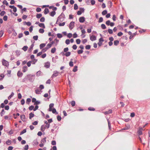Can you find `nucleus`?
Masks as SVG:
<instances>
[{
	"instance_id": "nucleus-1",
	"label": "nucleus",
	"mask_w": 150,
	"mask_h": 150,
	"mask_svg": "<svg viewBox=\"0 0 150 150\" xmlns=\"http://www.w3.org/2000/svg\"><path fill=\"white\" fill-rule=\"evenodd\" d=\"M28 79L30 81V82H33L34 81L35 79V75L34 74L32 75L31 74H29L27 75Z\"/></svg>"
},
{
	"instance_id": "nucleus-2",
	"label": "nucleus",
	"mask_w": 150,
	"mask_h": 150,
	"mask_svg": "<svg viewBox=\"0 0 150 150\" xmlns=\"http://www.w3.org/2000/svg\"><path fill=\"white\" fill-rule=\"evenodd\" d=\"M64 14L63 13H61V14L58 17L57 19V21L56 23V24H57V22L58 21H60V22L62 21L63 20L61 21V19L62 18H64Z\"/></svg>"
},
{
	"instance_id": "nucleus-3",
	"label": "nucleus",
	"mask_w": 150,
	"mask_h": 150,
	"mask_svg": "<svg viewBox=\"0 0 150 150\" xmlns=\"http://www.w3.org/2000/svg\"><path fill=\"white\" fill-rule=\"evenodd\" d=\"M59 73V72L57 71H54L53 72V74L51 76V78H53L56 77L58 75Z\"/></svg>"
},
{
	"instance_id": "nucleus-4",
	"label": "nucleus",
	"mask_w": 150,
	"mask_h": 150,
	"mask_svg": "<svg viewBox=\"0 0 150 150\" xmlns=\"http://www.w3.org/2000/svg\"><path fill=\"white\" fill-rule=\"evenodd\" d=\"M2 63L3 65L6 67H8L9 65L8 62L4 59H2Z\"/></svg>"
},
{
	"instance_id": "nucleus-5",
	"label": "nucleus",
	"mask_w": 150,
	"mask_h": 150,
	"mask_svg": "<svg viewBox=\"0 0 150 150\" xmlns=\"http://www.w3.org/2000/svg\"><path fill=\"white\" fill-rule=\"evenodd\" d=\"M80 11H79L77 12V14L78 15H81L82 13H83L84 11V9L83 8H79Z\"/></svg>"
},
{
	"instance_id": "nucleus-6",
	"label": "nucleus",
	"mask_w": 150,
	"mask_h": 150,
	"mask_svg": "<svg viewBox=\"0 0 150 150\" xmlns=\"http://www.w3.org/2000/svg\"><path fill=\"white\" fill-rule=\"evenodd\" d=\"M74 22L73 21H72L70 22L69 24V27L70 30L72 29L74 26Z\"/></svg>"
},
{
	"instance_id": "nucleus-7",
	"label": "nucleus",
	"mask_w": 150,
	"mask_h": 150,
	"mask_svg": "<svg viewBox=\"0 0 150 150\" xmlns=\"http://www.w3.org/2000/svg\"><path fill=\"white\" fill-rule=\"evenodd\" d=\"M61 53L63 55H65L66 57H67L69 56L71 54V52H67L65 54L63 52H61Z\"/></svg>"
},
{
	"instance_id": "nucleus-8",
	"label": "nucleus",
	"mask_w": 150,
	"mask_h": 150,
	"mask_svg": "<svg viewBox=\"0 0 150 150\" xmlns=\"http://www.w3.org/2000/svg\"><path fill=\"white\" fill-rule=\"evenodd\" d=\"M79 21L81 23H83L85 20L84 17L82 16L79 18Z\"/></svg>"
},
{
	"instance_id": "nucleus-9",
	"label": "nucleus",
	"mask_w": 150,
	"mask_h": 150,
	"mask_svg": "<svg viewBox=\"0 0 150 150\" xmlns=\"http://www.w3.org/2000/svg\"><path fill=\"white\" fill-rule=\"evenodd\" d=\"M130 128V125L129 124L126 125V127L122 129V130H127L129 129Z\"/></svg>"
},
{
	"instance_id": "nucleus-10",
	"label": "nucleus",
	"mask_w": 150,
	"mask_h": 150,
	"mask_svg": "<svg viewBox=\"0 0 150 150\" xmlns=\"http://www.w3.org/2000/svg\"><path fill=\"white\" fill-rule=\"evenodd\" d=\"M143 130V128L140 127L138 130L137 132L139 135H142V131Z\"/></svg>"
},
{
	"instance_id": "nucleus-11",
	"label": "nucleus",
	"mask_w": 150,
	"mask_h": 150,
	"mask_svg": "<svg viewBox=\"0 0 150 150\" xmlns=\"http://www.w3.org/2000/svg\"><path fill=\"white\" fill-rule=\"evenodd\" d=\"M54 104L53 103H50L49 105V108L48 110L49 111H51L52 108L54 106Z\"/></svg>"
},
{
	"instance_id": "nucleus-12",
	"label": "nucleus",
	"mask_w": 150,
	"mask_h": 150,
	"mask_svg": "<svg viewBox=\"0 0 150 150\" xmlns=\"http://www.w3.org/2000/svg\"><path fill=\"white\" fill-rule=\"evenodd\" d=\"M50 66V62H47L45 63V67L47 68H49Z\"/></svg>"
},
{
	"instance_id": "nucleus-13",
	"label": "nucleus",
	"mask_w": 150,
	"mask_h": 150,
	"mask_svg": "<svg viewBox=\"0 0 150 150\" xmlns=\"http://www.w3.org/2000/svg\"><path fill=\"white\" fill-rule=\"evenodd\" d=\"M23 122L25 121V117L24 115H21L20 116Z\"/></svg>"
},
{
	"instance_id": "nucleus-14",
	"label": "nucleus",
	"mask_w": 150,
	"mask_h": 150,
	"mask_svg": "<svg viewBox=\"0 0 150 150\" xmlns=\"http://www.w3.org/2000/svg\"><path fill=\"white\" fill-rule=\"evenodd\" d=\"M90 39L92 41H93L96 40V37L95 36L92 35L91 36Z\"/></svg>"
},
{
	"instance_id": "nucleus-15",
	"label": "nucleus",
	"mask_w": 150,
	"mask_h": 150,
	"mask_svg": "<svg viewBox=\"0 0 150 150\" xmlns=\"http://www.w3.org/2000/svg\"><path fill=\"white\" fill-rule=\"evenodd\" d=\"M17 75L18 77H21L23 75V74L20 71H18L17 73Z\"/></svg>"
},
{
	"instance_id": "nucleus-16",
	"label": "nucleus",
	"mask_w": 150,
	"mask_h": 150,
	"mask_svg": "<svg viewBox=\"0 0 150 150\" xmlns=\"http://www.w3.org/2000/svg\"><path fill=\"white\" fill-rule=\"evenodd\" d=\"M46 45V44L45 43H42L40 45V49H42Z\"/></svg>"
},
{
	"instance_id": "nucleus-17",
	"label": "nucleus",
	"mask_w": 150,
	"mask_h": 150,
	"mask_svg": "<svg viewBox=\"0 0 150 150\" xmlns=\"http://www.w3.org/2000/svg\"><path fill=\"white\" fill-rule=\"evenodd\" d=\"M11 140L8 139L6 141V144L7 145H9L11 144Z\"/></svg>"
},
{
	"instance_id": "nucleus-18",
	"label": "nucleus",
	"mask_w": 150,
	"mask_h": 150,
	"mask_svg": "<svg viewBox=\"0 0 150 150\" xmlns=\"http://www.w3.org/2000/svg\"><path fill=\"white\" fill-rule=\"evenodd\" d=\"M45 127L44 125H42L41 127V130L43 132L45 131Z\"/></svg>"
},
{
	"instance_id": "nucleus-19",
	"label": "nucleus",
	"mask_w": 150,
	"mask_h": 150,
	"mask_svg": "<svg viewBox=\"0 0 150 150\" xmlns=\"http://www.w3.org/2000/svg\"><path fill=\"white\" fill-rule=\"evenodd\" d=\"M49 12V10L48 8H45L44 11V13L45 14H47Z\"/></svg>"
},
{
	"instance_id": "nucleus-20",
	"label": "nucleus",
	"mask_w": 150,
	"mask_h": 150,
	"mask_svg": "<svg viewBox=\"0 0 150 150\" xmlns=\"http://www.w3.org/2000/svg\"><path fill=\"white\" fill-rule=\"evenodd\" d=\"M39 26L40 27L42 28H45V26L44 23H40Z\"/></svg>"
},
{
	"instance_id": "nucleus-21",
	"label": "nucleus",
	"mask_w": 150,
	"mask_h": 150,
	"mask_svg": "<svg viewBox=\"0 0 150 150\" xmlns=\"http://www.w3.org/2000/svg\"><path fill=\"white\" fill-rule=\"evenodd\" d=\"M51 111H52V112L54 114H58V112H57L56 109L54 108H53L52 109Z\"/></svg>"
},
{
	"instance_id": "nucleus-22",
	"label": "nucleus",
	"mask_w": 150,
	"mask_h": 150,
	"mask_svg": "<svg viewBox=\"0 0 150 150\" xmlns=\"http://www.w3.org/2000/svg\"><path fill=\"white\" fill-rule=\"evenodd\" d=\"M56 12L55 11H52L50 13V15L52 17L54 16Z\"/></svg>"
},
{
	"instance_id": "nucleus-23",
	"label": "nucleus",
	"mask_w": 150,
	"mask_h": 150,
	"mask_svg": "<svg viewBox=\"0 0 150 150\" xmlns=\"http://www.w3.org/2000/svg\"><path fill=\"white\" fill-rule=\"evenodd\" d=\"M28 67L26 66H24L23 67V71L24 72H25L27 70Z\"/></svg>"
},
{
	"instance_id": "nucleus-24",
	"label": "nucleus",
	"mask_w": 150,
	"mask_h": 150,
	"mask_svg": "<svg viewBox=\"0 0 150 150\" xmlns=\"http://www.w3.org/2000/svg\"><path fill=\"white\" fill-rule=\"evenodd\" d=\"M34 116V114L32 112H30L29 114V119H31V118Z\"/></svg>"
},
{
	"instance_id": "nucleus-25",
	"label": "nucleus",
	"mask_w": 150,
	"mask_h": 150,
	"mask_svg": "<svg viewBox=\"0 0 150 150\" xmlns=\"http://www.w3.org/2000/svg\"><path fill=\"white\" fill-rule=\"evenodd\" d=\"M78 67L77 66H75L74 67L73 71L74 72H76L77 71Z\"/></svg>"
},
{
	"instance_id": "nucleus-26",
	"label": "nucleus",
	"mask_w": 150,
	"mask_h": 150,
	"mask_svg": "<svg viewBox=\"0 0 150 150\" xmlns=\"http://www.w3.org/2000/svg\"><path fill=\"white\" fill-rule=\"evenodd\" d=\"M46 138L45 137L44 138L42 139L41 141V143H42L44 144V143H45L46 142Z\"/></svg>"
},
{
	"instance_id": "nucleus-27",
	"label": "nucleus",
	"mask_w": 150,
	"mask_h": 150,
	"mask_svg": "<svg viewBox=\"0 0 150 150\" xmlns=\"http://www.w3.org/2000/svg\"><path fill=\"white\" fill-rule=\"evenodd\" d=\"M42 16V14L41 13H38L37 14L36 16V17L37 18H40Z\"/></svg>"
},
{
	"instance_id": "nucleus-28",
	"label": "nucleus",
	"mask_w": 150,
	"mask_h": 150,
	"mask_svg": "<svg viewBox=\"0 0 150 150\" xmlns=\"http://www.w3.org/2000/svg\"><path fill=\"white\" fill-rule=\"evenodd\" d=\"M101 28L103 29H105L106 28V27L105 25V24H102L101 25Z\"/></svg>"
},
{
	"instance_id": "nucleus-29",
	"label": "nucleus",
	"mask_w": 150,
	"mask_h": 150,
	"mask_svg": "<svg viewBox=\"0 0 150 150\" xmlns=\"http://www.w3.org/2000/svg\"><path fill=\"white\" fill-rule=\"evenodd\" d=\"M51 46V44H50V43H48L47 44L45 47L47 50H48L49 48H50Z\"/></svg>"
},
{
	"instance_id": "nucleus-30",
	"label": "nucleus",
	"mask_w": 150,
	"mask_h": 150,
	"mask_svg": "<svg viewBox=\"0 0 150 150\" xmlns=\"http://www.w3.org/2000/svg\"><path fill=\"white\" fill-rule=\"evenodd\" d=\"M119 43V41L118 40H115L114 42V44L115 45H117Z\"/></svg>"
},
{
	"instance_id": "nucleus-31",
	"label": "nucleus",
	"mask_w": 150,
	"mask_h": 150,
	"mask_svg": "<svg viewBox=\"0 0 150 150\" xmlns=\"http://www.w3.org/2000/svg\"><path fill=\"white\" fill-rule=\"evenodd\" d=\"M107 121H108V125L109 129L110 130L111 129V124H110V122L109 121V120H108Z\"/></svg>"
},
{
	"instance_id": "nucleus-32",
	"label": "nucleus",
	"mask_w": 150,
	"mask_h": 150,
	"mask_svg": "<svg viewBox=\"0 0 150 150\" xmlns=\"http://www.w3.org/2000/svg\"><path fill=\"white\" fill-rule=\"evenodd\" d=\"M26 132V129H24L20 133V135H21L25 133Z\"/></svg>"
},
{
	"instance_id": "nucleus-33",
	"label": "nucleus",
	"mask_w": 150,
	"mask_h": 150,
	"mask_svg": "<svg viewBox=\"0 0 150 150\" xmlns=\"http://www.w3.org/2000/svg\"><path fill=\"white\" fill-rule=\"evenodd\" d=\"M16 54L17 56L18 57L20 54V52L19 51L17 50L16 51Z\"/></svg>"
},
{
	"instance_id": "nucleus-34",
	"label": "nucleus",
	"mask_w": 150,
	"mask_h": 150,
	"mask_svg": "<svg viewBox=\"0 0 150 150\" xmlns=\"http://www.w3.org/2000/svg\"><path fill=\"white\" fill-rule=\"evenodd\" d=\"M41 71H39L37 72L36 73V75L37 76H40L41 74Z\"/></svg>"
},
{
	"instance_id": "nucleus-35",
	"label": "nucleus",
	"mask_w": 150,
	"mask_h": 150,
	"mask_svg": "<svg viewBox=\"0 0 150 150\" xmlns=\"http://www.w3.org/2000/svg\"><path fill=\"white\" fill-rule=\"evenodd\" d=\"M4 4H5L7 6L8 5V3L6 0H4L3 2Z\"/></svg>"
},
{
	"instance_id": "nucleus-36",
	"label": "nucleus",
	"mask_w": 150,
	"mask_h": 150,
	"mask_svg": "<svg viewBox=\"0 0 150 150\" xmlns=\"http://www.w3.org/2000/svg\"><path fill=\"white\" fill-rule=\"evenodd\" d=\"M28 47L27 46H24L22 48V49L24 51H26L27 49H28Z\"/></svg>"
},
{
	"instance_id": "nucleus-37",
	"label": "nucleus",
	"mask_w": 150,
	"mask_h": 150,
	"mask_svg": "<svg viewBox=\"0 0 150 150\" xmlns=\"http://www.w3.org/2000/svg\"><path fill=\"white\" fill-rule=\"evenodd\" d=\"M78 8V6L77 4H74V9L75 10L77 9Z\"/></svg>"
},
{
	"instance_id": "nucleus-38",
	"label": "nucleus",
	"mask_w": 150,
	"mask_h": 150,
	"mask_svg": "<svg viewBox=\"0 0 150 150\" xmlns=\"http://www.w3.org/2000/svg\"><path fill=\"white\" fill-rule=\"evenodd\" d=\"M56 48L55 47L52 48L51 50V52L52 53H54L56 51Z\"/></svg>"
},
{
	"instance_id": "nucleus-39",
	"label": "nucleus",
	"mask_w": 150,
	"mask_h": 150,
	"mask_svg": "<svg viewBox=\"0 0 150 150\" xmlns=\"http://www.w3.org/2000/svg\"><path fill=\"white\" fill-rule=\"evenodd\" d=\"M37 60L35 59H34L32 60V61H31L32 62V64H35L37 62Z\"/></svg>"
},
{
	"instance_id": "nucleus-40",
	"label": "nucleus",
	"mask_w": 150,
	"mask_h": 150,
	"mask_svg": "<svg viewBox=\"0 0 150 150\" xmlns=\"http://www.w3.org/2000/svg\"><path fill=\"white\" fill-rule=\"evenodd\" d=\"M39 32L41 33H42L44 32V30L43 29L40 28L39 30Z\"/></svg>"
},
{
	"instance_id": "nucleus-41",
	"label": "nucleus",
	"mask_w": 150,
	"mask_h": 150,
	"mask_svg": "<svg viewBox=\"0 0 150 150\" xmlns=\"http://www.w3.org/2000/svg\"><path fill=\"white\" fill-rule=\"evenodd\" d=\"M103 21V18L102 17H100L99 18V20L98 21V22L99 23H100L102 22Z\"/></svg>"
},
{
	"instance_id": "nucleus-42",
	"label": "nucleus",
	"mask_w": 150,
	"mask_h": 150,
	"mask_svg": "<svg viewBox=\"0 0 150 150\" xmlns=\"http://www.w3.org/2000/svg\"><path fill=\"white\" fill-rule=\"evenodd\" d=\"M31 99L30 98H28L27 99L26 101V103L27 104H29V103L31 101Z\"/></svg>"
},
{
	"instance_id": "nucleus-43",
	"label": "nucleus",
	"mask_w": 150,
	"mask_h": 150,
	"mask_svg": "<svg viewBox=\"0 0 150 150\" xmlns=\"http://www.w3.org/2000/svg\"><path fill=\"white\" fill-rule=\"evenodd\" d=\"M4 74H3L0 75V81L2 80L4 77Z\"/></svg>"
},
{
	"instance_id": "nucleus-44",
	"label": "nucleus",
	"mask_w": 150,
	"mask_h": 150,
	"mask_svg": "<svg viewBox=\"0 0 150 150\" xmlns=\"http://www.w3.org/2000/svg\"><path fill=\"white\" fill-rule=\"evenodd\" d=\"M107 13V11L106 10L103 11L102 13V14L103 15H105Z\"/></svg>"
},
{
	"instance_id": "nucleus-45",
	"label": "nucleus",
	"mask_w": 150,
	"mask_h": 150,
	"mask_svg": "<svg viewBox=\"0 0 150 150\" xmlns=\"http://www.w3.org/2000/svg\"><path fill=\"white\" fill-rule=\"evenodd\" d=\"M40 103V102L39 100H36L35 102L34 103V105H38Z\"/></svg>"
},
{
	"instance_id": "nucleus-46",
	"label": "nucleus",
	"mask_w": 150,
	"mask_h": 150,
	"mask_svg": "<svg viewBox=\"0 0 150 150\" xmlns=\"http://www.w3.org/2000/svg\"><path fill=\"white\" fill-rule=\"evenodd\" d=\"M108 31L109 33L110 34H112L113 33V31L111 29H109Z\"/></svg>"
},
{
	"instance_id": "nucleus-47",
	"label": "nucleus",
	"mask_w": 150,
	"mask_h": 150,
	"mask_svg": "<svg viewBox=\"0 0 150 150\" xmlns=\"http://www.w3.org/2000/svg\"><path fill=\"white\" fill-rule=\"evenodd\" d=\"M91 48V46L90 45H88L86 46L85 48L86 50H89Z\"/></svg>"
},
{
	"instance_id": "nucleus-48",
	"label": "nucleus",
	"mask_w": 150,
	"mask_h": 150,
	"mask_svg": "<svg viewBox=\"0 0 150 150\" xmlns=\"http://www.w3.org/2000/svg\"><path fill=\"white\" fill-rule=\"evenodd\" d=\"M35 93L36 94H40V91L38 89H36L35 90Z\"/></svg>"
},
{
	"instance_id": "nucleus-49",
	"label": "nucleus",
	"mask_w": 150,
	"mask_h": 150,
	"mask_svg": "<svg viewBox=\"0 0 150 150\" xmlns=\"http://www.w3.org/2000/svg\"><path fill=\"white\" fill-rule=\"evenodd\" d=\"M28 79H27V76H25V77L22 80V82H25L26 80Z\"/></svg>"
},
{
	"instance_id": "nucleus-50",
	"label": "nucleus",
	"mask_w": 150,
	"mask_h": 150,
	"mask_svg": "<svg viewBox=\"0 0 150 150\" xmlns=\"http://www.w3.org/2000/svg\"><path fill=\"white\" fill-rule=\"evenodd\" d=\"M45 21V18L44 17H42L40 19V21L41 22H43Z\"/></svg>"
},
{
	"instance_id": "nucleus-51",
	"label": "nucleus",
	"mask_w": 150,
	"mask_h": 150,
	"mask_svg": "<svg viewBox=\"0 0 150 150\" xmlns=\"http://www.w3.org/2000/svg\"><path fill=\"white\" fill-rule=\"evenodd\" d=\"M57 37L59 38H61L62 37V35L60 33H58L57 34Z\"/></svg>"
},
{
	"instance_id": "nucleus-52",
	"label": "nucleus",
	"mask_w": 150,
	"mask_h": 150,
	"mask_svg": "<svg viewBox=\"0 0 150 150\" xmlns=\"http://www.w3.org/2000/svg\"><path fill=\"white\" fill-rule=\"evenodd\" d=\"M57 119L58 121H61V120L62 118H61V117L60 116L58 115L57 116Z\"/></svg>"
},
{
	"instance_id": "nucleus-53",
	"label": "nucleus",
	"mask_w": 150,
	"mask_h": 150,
	"mask_svg": "<svg viewBox=\"0 0 150 150\" xmlns=\"http://www.w3.org/2000/svg\"><path fill=\"white\" fill-rule=\"evenodd\" d=\"M4 113H5L4 110V109H3L2 110L1 112V113H0L1 115V116H3V115L4 114Z\"/></svg>"
},
{
	"instance_id": "nucleus-54",
	"label": "nucleus",
	"mask_w": 150,
	"mask_h": 150,
	"mask_svg": "<svg viewBox=\"0 0 150 150\" xmlns=\"http://www.w3.org/2000/svg\"><path fill=\"white\" fill-rule=\"evenodd\" d=\"M5 13L6 12L5 11H2L0 13V15L1 16H3L5 14Z\"/></svg>"
},
{
	"instance_id": "nucleus-55",
	"label": "nucleus",
	"mask_w": 150,
	"mask_h": 150,
	"mask_svg": "<svg viewBox=\"0 0 150 150\" xmlns=\"http://www.w3.org/2000/svg\"><path fill=\"white\" fill-rule=\"evenodd\" d=\"M14 95V93L13 92H12L11 94L8 97V99H10V98L12 97Z\"/></svg>"
},
{
	"instance_id": "nucleus-56",
	"label": "nucleus",
	"mask_w": 150,
	"mask_h": 150,
	"mask_svg": "<svg viewBox=\"0 0 150 150\" xmlns=\"http://www.w3.org/2000/svg\"><path fill=\"white\" fill-rule=\"evenodd\" d=\"M83 52V51L82 50H79L77 51V53L79 54H82Z\"/></svg>"
},
{
	"instance_id": "nucleus-57",
	"label": "nucleus",
	"mask_w": 150,
	"mask_h": 150,
	"mask_svg": "<svg viewBox=\"0 0 150 150\" xmlns=\"http://www.w3.org/2000/svg\"><path fill=\"white\" fill-rule=\"evenodd\" d=\"M33 39L35 40H37L38 39V35L34 36L33 37Z\"/></svg>"
},
{
	"instance_id": "nucleus-58",
	"label": "nucleus",
	"mask_w": 150,
	"mask_h": 150,
	"mask_svg": "<svg viewBox=\"0 0 150 150\" xmlns=\"http://www.w3.org/2000/svg\"><path fill=\"white\" fill-rule=\"evenodd\" d=\"M34 108V106L33 105H31L29 107V109L30 110H32L33 109V108Z\"/></svg>"
},
{
	"instance_id": "nucleus-59",
	"label": "nucleus",
	"mask_w": 150,
	"mask_h": 150,
	"mask_svg": "<svg viewBox=\"0 0 150 150\" xmlns=\"http://www.w3.org/2000/svg\"><path fill=\"white\" fill-rule=\"evenodd\" d=\"M8 16H5L3 17V20L4 21H6L7 20Z\"/></svg>"
},
{
	"instance_id": "nucleus-60",
	"label": "nucleus",
	"mask_w": 150,
	"mask_h": 150,
	"mask_svg": "<svg viewBox=\"0 0 150 150\" xmlns=\"http://www.w3.org/2000/svg\"><path fill=\"white\" fill-rule=\"evenodd\" d=\"M71 105L72 106H74L75 105V102L74 101H72L71 102Z\"/></svg>"
},
{
	"instance_id": "nucleus-61",
	"label": "nucleus",
	"mask_w": 150,
	"mask_h": 150,
	"mask_svg": "<svg viewBox=\"0 0 150 150\" xmlns=\"http://www.w3.org/2000/svg\"><path fill=\"white\" fill-rule=\"evenodd\" d=\"M88 110L90 111H94L95 109L94 108L89 107L88 108Z\"/></svg>"
},
{
	"instance_id": "nucleus-62",
	"label": "nucleus",
	"mask_w": 150,
	"mask_h": 150,
	"mask_svg": "<svg viewBox=\"0 0 150 150\" xmlns=\"http://www.w3.org/2000/svg\"><path fill=\"white\" fill-rule=\"evenodd\" d=\"M41 9L40 8L38 7L36 9V11L37 12H39L41 11Z\"/></svg>"
},
{
	"instance_id": "nucleus-63",
	"label": "nucleus",
	"mask_w": 150,
	"mask_h": 150,
	"mask_svg": "<svg viewBox=\"0 0 150 150\" xmlns=\"http://www.w3.org/2000/svg\"><path fill=\"white\" fill-rule=\"evenodd\" d=\"M28 145H25L24 147V149L25 150H28Z\"/></svg>"
},
{
	"instance_id": "nucleus-64",
	"label": "nucleus",
	"mask_w": 150,
	"mask_h": 150,
	"mask_svg": "<svg viewBox=\"0 0 150 150\" xmlns=\"http://www.w3.org/2000/svg\"><path fill=\"white\" fill-rule=\"evenodd\" d=\"M76 43L78 44H79L81 42V40L79 39H77L76 40Z\"/></svg>"
}]
</instances>
